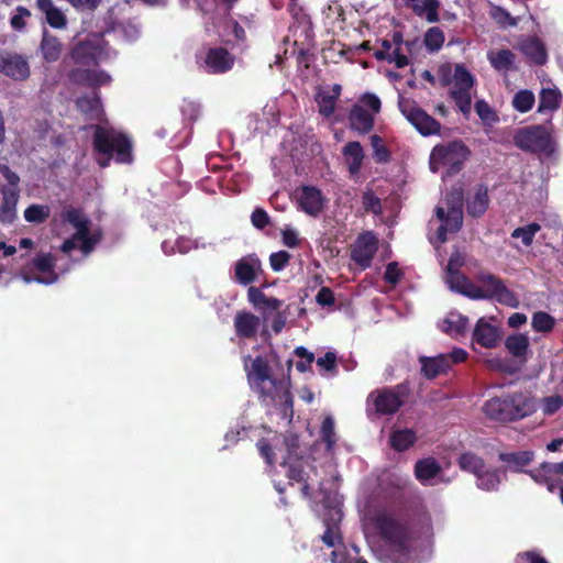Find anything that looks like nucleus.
<instances>
[{"instance_id": "f257e3e1", "label": "nucleus", "mask_w": 563, "mask_h": 563, "mask_svg": "<svg viewBox=\"0 0 563 563\" xmlns=\"http://www.w3.org/2000/svg\"><path fill=\"white\" fill-rule=\"evenodd\" d=\"M534 404L521 391H507L487 399L482 411L494 422L501 424L519 421L534 412Z\"/></svg>"}, {"instance_id": "f03ea898", "label": "nucleus", "mask_w": 563, "mask_h": 563, "mask_svg": "<svg viewBox=\"0 0 563 563\" xmlns=\"http://www.w3.org/2000/svg\"><path fill=\"white\" fill-rule=\"evenodd\" d=\"M93 130V150L104 156L98 161L100 167H108L111 158H114L118 164L133 162V145L126 134L101 125H95Z\"/></svg>"}, {"instance_id": "7ed1b4c3", "label": "nucleus", "mask_w": 563, "mask_h": 563, "mask_svg": "<svg viewBox=\"0 0 563 563\" xmlns=\"http://www.w3.org/2000/svg\"><path fill=\"white\" fill-rule=\"evenodd\" d=\"M373 523L377 533L389 549L399 554L409 552L412 536L407 522L383 510L374 516Z\"/></svg>"}, {"instance_id": "20e7f679", "label": "nucleus", "mask_w": 563, "mask_h": 563, "mask_svg": "<svg viewBox=\"0 0 563 563\" xmlns=\"http://www.w3.org/2000/svg\"><path fill=\"white\" fill-rule=\"evenodd\" d=\"M476 282L478 285L468 284L467 290L464 291L466 297L474 300L495 299L497 302L511 308L519 306L517 295L507 288L500 277L492 273L479 272L476 275Z\"/></svg>"}, {"instance_id": "39448f33", "label": "nucleus", "mask_w": 563, "mask_h": 563, "mask_svg": "<svg viewBox=\"0 0 563 563\" xmlns=\"http://www.w3.org/2000/svg\"><path fill=\"white\" fill-rule=\"evenodd\" d=\"M244 367L247 380L256 388L261 400L263 402L266 400L275 401V397L278 396L279 389H282L283 380L272 375L268 361L262 355H257L253 360L247 355L244 360Z\"/></svg>"}, {"instance_id": "423d86ee", "label": "nucleus", "mask_w": 563, "mask_h": 563, "mask_svg": "<svg viewBox=\"0 0 563 563\" xmlns=\"http://www.w3.org/2000/svg\"><path fill=\"white\" fill-rule=\"evenodd\" d=\"M412 390L408 382L395 386L374 389L367 397V404H372L378 416H391L406 405Z\"/></svg>"}, {"instance_id": "0eeeda50", "label": "nucleus", "mask_w": 563, "mask_h": 563, "mask_svg": "<svg viewBox=\"0 0 563 563\" xmlns=\"http://www.w3.org/2000/svg\"><path fill=\"white\" fill-rule=\"evenodd\" d=\"M470 155V148L462 141L438 144L430 154V168L432 172H438L444 167L446 175L453 176L462 169Z\"/></svg>"}, {"instance_id": "6e6552de", "label": "nucleus", "mask_w": 563, "mask_h": 563, "mask_svg": "<svg viewBox=\"0 0 563 563\" xmlns=\"http://www.w3.org/2000/svg\"><path fill=\"white\" fill-rule=\"evenodd\" d=\"M515 145L528 153L550 156L554 152V141L548 128L536 124L519 129L514 136Z\"/></svg>"}, {"instance_id": "1a4fd4ad", "label": "nucleus", "mask_w": 563, "mask_h": 563, "mask_svg": "<svg viewBox=\"0 0 563 563\" xmlns=\"http://www.w3.org/2000/svg\"><path fill=\"white\" fill-rule=\"evenodd\" d=\"M398 108L420 134L427 136L440 132V122L421 109L415 100L399 96Z\"/></svg>"}, {"instance_id": "9d476101", "label": "nucleus", "mask_w": 563, "mask_h": 563, "mask_svg": "<svg viewBox=\"0 0 563 563\" xmlns=\"http://www.w3.org/2000/svg\"><path fill=\"white\" fill-rule=\"evenodd\" d=\"M104 52V40L102 36L92 35L74 45L70 51V58L76 65L93 67L98 66L99 59Z\"/></svg>"}, {"instance_id": "9b49d317", "label": "nucleus", "mask_w": 563, "mask_h": 563, "mask_svg": "<svg viewBox=\"0 0 563 563\" xmlns=\"http://www.w3.org/2000/svg\"><path fill=\"white\" fill-rule=\"evenodd\" d=\"M200 67L208 74H224L231 70L235 56L225 47H209L202 57H198Z\"/></svg>"}, {"instance_id": "f8f14e48", "label": "nucleus", "mask_w": 563, "mask_h": 563, "mask_svg": "<svg viewBox=\"0 0 563 563\" xmlns=\"http://www.w3.org/2000/svg\"><path fill=\"white\" fill-rule=\"evenodd\" d=\"M378 250V240L376 235L366 231L361 233L351 246V258L362 268L371 266L372 261Z\"/></svg>"}, {"instance_id": "ddd939ff", "label": "nucleus", "mask_w": 563, "mask_h": 563, "mask_svg": "<svg viewBox=\"0 0 563 563\" xmlns=\"http://www.w3.org/2000/svg\"><path fill=\"white\" fill-rule=\"evenodd\" d=\"M0 73L18 81H23L31 75L26 57L7 49H0Z\"/></svg>"}, {"instance_id": "4468645a", "label": "nucleus", "mask_w": 563, "mask_h": 563, "mask_svg": "<svg viewBox=\"0 0 563 563\" xmlns=\"http://www.w3.org/2000/svg\"><path fill=\"white\" fill-rule=\"evenodd\" d=\"M63 222L70 224L74 229L85 231V236L79 239L80 250L84 254H89L96 247L95 244L88 239V225L91 224L90 219L79 208L68 207L60 213Z\"/></svg>"}, {"instance_id": "2eb2a0df", "label": "nucleus", "mask_w": 563, "mask_h": 563, "mask_svg": "<svg viewBox=\"0 0 563 563\" xmlns=\"http://www.w3.org/2000/svg\"><path fill=\"white\" fill-rule=\"evenodd\" d=\"M299 208L309 216L317 217L324 207L322 191L314 186H301L295 191Z\"/></svg>"}, {"instance_id": "dca6fc26", "label": "nucleus", "mask_w": 563, "mask_h": 563, "mask_svg": "<svg viewBox=\"0 0 563 563\" xmlns=\"http://www.w3.org/2000/svg\"><path fill=\"white\" fill-rule=\"evenodd\" d=\"M435 216L441 221V225L437 230V239L440 243L448 241V233H456L463 225V210L450 208V211L443 207L435 208Z\"/></svg>"}, {"instance_id": "f3484780", "label": "nucleus", "mask_w": 563, "mask_h": 563, "mask_svg": "<svg viewBox=\"0 0 563 563\" xmlns=\"http://www.w3.org/2000/svg\"><path fill=\"white\" fill-rule=\"evenodd\" d=\"M263 274L262 262L256 254L243 256L235 263L234 277L241 285H250Z\"/></svg>"}, {"instance_id": "a211bd4d", "label": "nucleus", "mask_w": 563, "mask_h": 563, "mask_svg": "<svg viewBox=\"0 0 563 563\" xmlns=\"http://www.w3.org/2000/svg\"><path fill=\"white\" fill-rule=\"evenodd\" d=\"M233 325L239 339L254 340L257 336L261 319L250 311L240 310L234 316Z\"/></svg>"}, {"instance_id": "6ab92c4d", "label": "nucleus", "mask_w": 563, "mask_h": 563, "mask_svg": "<svg viewBox=\"0 0 563 563\" xmlns=\"http://www.w3.org/2000/svg\"><path fill=\"white\" fill-rule=\"evenodd\" d=\"M488 188L484 184H478L474 188V192L466 199V212L470 217L478 219L485 214L489 207Z\"/></svg>"}, {"instance_id": "aec40b11", "label": "nucleus", "mask_w": 563, "mask_h": 563, "mask_svg": "<svg viewBox=\"0 0 563 563\" xmlns=\"http://www.w3.org/2000/svg\"><path fill=\"white\" fill-rule=\"evenodd\" d=\"M519 49L534 65L543 66L548 62L547 48L542 41L537 36H531L521 41Z\"/></svg>"}, {"instance_id": "412c9836", "label": "nucleus", "mask_w": 563, "mask_h": 563, "mask_svg": "<svg viewBox=\"0 0 563 563\" xmlns=\"http://www.w3.org/2000/svg\"><path fill=\"white\" fill-rule=\"evenodd\" d=\"M421 374L427 379H434L450 369L449 357L445 354L437 356H420Z\"/></svg>"}, {"instance_id": "4be33fe9", "label": "nucleus", "mask_w": 563, "mask_h": 563, "mask_svg": "<svg viewBox=\"0 0 563 563\" xmlns=\"http://www.w3.org/2000/svg\"><path fill=\"white\" fill-rule=\"evenodd\" d=\"M498 328L481 318L473 331V341L485 349H493L499 341Z\"/></svg>"}, {"instance_id": "5701e85b", "label": "nucleus", "mask_w": 563, "mask_h": 563, "mask_svg": "<svg viewBox=\"0 0 563 563\" xmlns=\"http://www.w3.org/2000/svg\"><path fill=\"white\" fill-rule=\"evenodd\" d=\"M35 5L51 27L60 30L67 26V16L53 0H35Z\"/></svg>"}, {"instance_id": "b1692460", "label": "nucleus", "mask_w": 563, "mask_h": 563, "mask_svg": "<svg viewBox=\"0 0 563 563\" xmlns=\"http://www.w3.org/2000/svg\"><path fill=\"white\" fill-rule=\"evenodd\" d=\"M38 49L42 58L46 63H54L57 62L62 55L63 44L56 35L51 34L44 29Z\"/></svg>"}, {"instance_id": "393cba45", "label": "nucleus", "mask_w": 563, "mask_h": 563, "mask_svg": "<svg viewBox=\"0 0 563 563\" xmlns=\"http://www.w3.org/2000/svg\"><path fill=\"white\" fill-rule=\"evenodd\" d=\"M487 59L496 71L508 73L517 70L516 54L511 49L489 51Z\"/></svg>"}, {"instance_id": "a878e982", "label": "nucleus", "mask_w": 563, "mask_h": 563, "mask_svg": "<svg viewBox=\"0 0 563 563\" xmlns=\"http://www.w3.org/2000/svg\"><path fill=\"white\" fill-rule=\"evenodd\" d=\"M349 124L352 130L366 134L374 128V118L365 108L355 104L349 113Z\"/></svg>"}, {"instance_id": "bb28decb", "label": "nucleus", "mask_w": 563, "mask_h": 563, "mask_svg": "<svg viewBox=\"0 0 563 563\" xmlns=\"http://www.w3.org/2000/svg\"><path fill=\"white\" fill-rule=\"evenodd\" d=\"M406 5L410 8L417 16L424 18L429 23H437L440 21L439 0H415L412 2H406Z\"/></svg>"}, {"instance_id": "cd10ccee", "label": "nucleus", "mask_w": 563, "mask_h": 563, "mask_svg": "<svg viewBox=\"0 0 563 563\" xmlns=\"http://www.w3.org/2000/svg\"><path fill=\"white\" fill-rule=\"evenodd\" d=\"M505 347L510 355L519 360L521 363L527 362L530 347V342L527 334L516 333L508 335L505 340Z\"/></svg>"}, {"instance_id": "c85d7f7f", "label": "nucleus", "mask_w": 563, "mask_h": 563, "mask_svg": "<svg viewBox=\"0 0 563 563\" xmlns=\"http://www.w3.org/2000/svg\"><path fill=\"white\" fill-rule=\"evenodd\" d=\"M330 518H324L325 531L321 539L327 547L332 548L342 541L338 529V522L341 521L342 512L339 508L333 507L330 510Z\"/></svg>"}, {"instance_id": "c756f323", "label": "nucleus", "mask_w": 563, "mask_h": 563, "mask_svg": "<svg viewBox=\"0 0 563 563\" xmlns=\"http://www.w3.org/2000/svg\"><path fill=\"white\" fill-rule=\"evenodd\" d=\"M2 200L0 205V221L12 223L16 217V205L20 194L12 189H1Z\"/></svg>"}, {"instance_id": "7c9ffc66", "label": "nucleus", "mask_w": 563, "mask_h": 563, "mask_svg": "<svg viewBox=\"0 0 563 563\" xmlns=\"http://www.w3.org/2000/svg\"><path fill=\"white\" fill-rule=\"evenodd\" d=\"M77 109L90 120H99L103 113L101 99L98 92L92 96H81L76 100Z\"/></svg>"}, {"instance_id": "2f4dec72", "label": "nucleus", "mask_w": 563, "mask_h": 563, "mask_svg": "<svg viewBox=\"0 0 563 563\" xmlns=\"http://www.w3.org/2000/svg\"><path fill=\"white\" fill-rule=\"evenodd\" d=\"M468 327V318L457 311H451L443 320L442 330L452 338L464 336Z\"/></svg>"}, {"instance_id": "473e14b6", "label": "nucleus", "mask_w": 563, "mask_h": 563, "mask_svg": "<svg viewBox=\"0 0 563 563\" xmlns=\"http://www.w3.org/2000/svg\"><path fill=\"white\" fill-rule=\"evenodd\" d=\"M342 154L349 165V172L352 175L357 174L361 170L364 158L361 143L357 141L347 142L342 150Z\"/></svg>"}, {"instance_id": "72a5a7b5", "label": "nucleus", "mask_w": 563, "mask_h": 563, "mask_svg": "<svg viewBox=\"0 0 563 563\" xmlns=\"http://www.w3.org/2000/svg\"><path fill=\"white\" fill-rule=\"evenodd\" d=\"M442 472V467L434 457L418 460L415 464V476L421 482L433 479Z\"/></svg>"}, {"instance_id": "f704fd0d", "label": "nucleus", "mask_w": 563, "mask_h": 563, "mask_svg": "<svg viewBox=\"0 0 563 563\" xmlns=\"http://www.w3.org/2000/svg\"><path fill=\"white\" fill-rule=\"evenodd\" d=\"M55 257L51 253H38L30 263V269H36L44 274L46 278L58 279V275L55 272Z\"/></svg>"}, {"instance_id": "c9c22d12", "label": "nucleus", "mask_w": 563, "mask_h": 563, "mask_svg": "<svg viewBox=\"0 0 563 563\" xmlns=\"http://www.w3.org/2000/svg\"><path fill=\"white\" fill-rule=\"evenodd\" d=\"M416 441V432L411 429L395 430L389 438L390 446L397 452L407 451Z\"/></svg>"}, {"instance_id": "e433bc0d", "label": "nucleus", "mask_w": 563, "mask_h": 563, "mask_svg": "<svg viewBox=\"0 0 563 563\" xmlns=\"http://www.w3.org/2000/svg\"><path fill=\"white\" fill-rule=\"evenodd\" d=\"M76 80L86 82L91 87H98L110 82L111 77L103 70L77 69L73 71Z\"/></svg>"}, {"instance_id": "4c0bfd02", "label": "nucleus", "mask_w": 563, "mask_h": 563, "mask_svg": "<svg viewBox=\"0 0 563 563\" xmlns=\"http://www.w3.org/2000/svg\"><path fill=\"white\" fill-rule=\"evenodd\" d=\"M500 470L497 467L483 468L476 475V485L478 488L487 492L496 490L500 484Z\"/></svg>"}, {"instance_id": "58836bf2", "label": "nucleus", "mask_w": 563, "mask_h": 563, "mask_svg": "<svg viewBox=\"0 0 563 563\" xmlns=\"http://www.w3.org/2000/svg\"><path fill=\"white\" fill-rule=\"evenodd\" d=\"M533 457L534 453L532 451L501 452L498 455L499 461L514 466L516 470L528 466Z\"/></svg>"}, {"instance_id": "ea45409f", "label": "nucleus", "mask_w": 563, "mask_h": 563, "mask_svg": "<svg viewBox=\"0 0 563 563\" xmlns=\"http://www.w3.org/2000/svg\"><path fill=\"white\" fill-rule=\"evenodd\" d=\"M457 465L462 471L475 476L486 466L484 459L473 452L462 453L457 459Z\"/></svg>"}, {"instance_id": "a19ab883", "label": "nucleus", "mask_w": 563, "mask_h": 563, "mask_svg": "<svg viewBox=\"0 0 563 563\" xmlns=\"http://www.w3.org/2000/svg\"><path fill=\"white\" fill-rule=\"evenodd\" d=\"M561 93L558 89L544 88L539 96L538 112L553 111L560 107Z\"/></svg>"}, {"instance_id": "79ce46f5", "label": "nucleus", "mask_w": 563, "mask_h": 563, "mask_svg": "<svg viewBox=\"0 0 563 563\" xmlns=\"http://www.w3.org/2000/svg\"><path fill=\"white\" fill-rule=\"evenodd\" d=\"M473 75L462 64L455 65L453 75V88L452 89H464L471 90L474 85Z\"/></svg>"}, {"instance_id": "37998d69", "label": "nucleus", "mask_w": 563, "mask_h": 563, "mask_svg": "<svg viewBox=\"0 0 563 563\" xmlns=\"http://www.w3.org/2000/svg\"><path fill=\"white\" fill-rule=\"evenodd\" d=\"M541 230V225L537 222H531L525 227L516 228L510 236L512 239H521L523 246L529 247L532 245L536 234Z\"/></svg>"}, {"instance_id": "c03bdc74", "label": "nucleus", "mask_w": 563, "mask_h": 563, "mask_svg": "<svg viewBox=\"0 0 563 563\" xmlns=\"http://www.w3.org/2000/svg\"><path fill=\"white\" fill-rule=\"evenodd\" d=\"M490 18L500 26V27H515L518 25V18L512 16L509 11L500 5H492L490 8Z\"/></svg>"}, {"instance_id": "a18cd8bd", "label": "nucleus", "mask_w": 563, "mask_h": 563, "mask_svg": "<svg viewBox=\"0 0 563 563\" xmlns=\"http://www.w3.org/2000/svg\"><path fill=\"white\" fill-rule=\"evenodd\" d=\"M49 214V207L44 205H31L24 210V219L30 223H44Z\"/></svg>"}, {"instance_id": "49530a36", "label": "nucleus", "mask_w": 563, "mask_h": 563, "mask_svg": "<svg viewBox=\"0 0 563 563\" xmlns=\"http://www.w3.org/2000/svg\"><path fill=\"white\" fill-rule=\"evenodd\" d=\"M445 41V36L443 31L438 26H432L428 29L424 34L423 43L428 51L437 52L439 51Z\"/></svg>"}, {"instance_id": "de8ad7c7", "label": "nucleus", "mask_w": 563, "mask_h": 563, "mask_svg": "<svg viewBox=\"0 0 563 563\" xmlns=\"http://www.w3.org/2000/svg\"><path fill=\"white\" fill-rule=\"evenodd\" d=\"M532 329L537 332H551L555 325V319L544 311H537L532 314Z\"/></svg>"}, {"instance_id": "09e8293b", "label": "nucleus", "mask_w": 563, "mask_h": 563, "mask_svg": "<svg viewBox=\"0 0 563 563\" xmlns=\"http://www.w3.org/2000/svg\"><path fill=\"white\" fill-rule=\"evenodd\" d=\"M534 95L531 90L523 89L516 92L512 99V107L521 112L526 113L530 111L534 104Z\"/></svg>"}, {"instance_id": "8fccbe9b", "label": "nucleus", "mask_w": 563, "mask_h": 563, "mask_svg": "<svg viewBox=\"0 0 563 563\" xmlns=\"http://www.w3.org/2000/svg\"><path fill=\"white\" fill-rule=\"evenodd\" d=\"M316 101L319 107V113L325 118L331 117L334 113L336 97L330 96L329 91H320L316 96Z\"/></svg>"}, {"instance_id": "3c124183", "label": "nucleus", "mask_w": 563, "mask_h": 563, "mask_svg": "<svg viewBox=\"0 0 563 563\" xmlns=\"http://www.w3.org/2000/svg\"><path fill=\"white\" fill-rule=\"evenodd\" d=\"M371 145L376 163L386 164L390 161V151L384 144V140L379 135L374 134L371 136Z\"/></svg>"}, {"instance_id": "603ef678", "label": "nucleus", "mask_w": 563, "mask_h": 563, "mask_svg": "<svg viewBox=\"0 0 563 563\" xmlns=\"http://www.w3.org/2000/svg\"><path fill=\"white\" fill-rule=\"evenodd\" d=\"M450 96L464 115L470 114L472 108L471 90L451 89Z\"/></svg>"}, {"instance_id": "864d4df0", "label": "nucleus", "mask_w": 563, "mask_h": 563, "mask_svg": "<svg viewBox=\"0 0 563 563\" xmlns=\"http://www.w3.org/2000/svg\"><path fill=\"white\" fill-rule=\"evenodd\" d=\"M321 438L325 443L328 450H332L336 443V435L334 431V420L332 417L328 416L323 419L321 424Z\"/></svg>"}, {"instance_id": "5fc2aeb1", "label": "nucleus", "mask_w": 563, "mask_h": 563, "mask_svg": "<svg viewBox=\"0 0 563 563\" xmlns=\"http://www.w3.org/2000/svg\"><path fill=\"white\" fill-rule=\"evenodd\" d=\"M31 11L23 7L18 5L14 13L10 18V26L18 32H23L26 27V19L31 18Z\"/></svg>"}, {"instance_id": "6e6d98bb", "label": "nucleus", "mask_w": 563, "mask_h": 563, "mask_svg": "<svg viewBox=\"0 0 563 563\" xmlns=\"http://www.w3.org/2000/svg\"><path fill=\"white\" fill-rule=\"evenodd\" d=\"M279 399L282 401V411L285 417L292 418L294 416V399L290 390L285 387L284 382L282 383V389H279L278 396L275 397L276 399Z\"/></svg>"}, {"instance_id": "4d7b16f0", "label": "nucleus", "mask_w": 563, "mask_h": 563, "mask_svg": "<svg viewBox=\"0 0 563 563\" xmlns=\"http://www.w3.org/2000/svg\"><path fill=\"white\" fill-rule=\"evenodd\" d=\"M463 202L464 190L462 186L453 187L452 190L445 196L448 211H450V208H453L455 210H463Z\"/></svg>"}, {"instance_id": "13d9d810", "label": "nucleus", "mask_w": 563, "mask_h": 563, "mask_svg": "<svg viewBox=\"0 0 563 563\" xmlns=\"http://www.w3.org/2000/svg\"><path fill=\"white\" fill-rule=\"evenodd\" d=\"M291 255L287 251H279L269 255V264L274 272L283 271L289 263Z\"/></svg>"}, {"instance_id": "bf43d9fd", "label": "nucleus", "mask_w": 563, "mask_h": 563, "mask_svg": "<svg viewBox=\"0 0 563 563\" xmlns=\"http://www.w3.org/2000/svg\"><path fill=\"white\" fill-rule=\"evenodd\" d=\"M0 173L3 175V177L7 179L8 185H4L1 189H14L18 194H20L19 189V183H20V176L11 170V168L0 163Z\"/></svg>"}, {"instance_id": "052dcab7", "label": "nucleus", "mask_w": 563, "mask_h": 563, "mask_svg": "<svg viewBox=\"0 0 563 563\" xmlns=\"http://www.w3.org/2000/svg\"><path fill=\"white\" fill-rule=\"evenodd\" d=\"M404 273L399 268L397 262H390L387 264L385 273H384V280L390 285H397L400 279L402 278Z\"/></svg>"}, {"instance_id": "680f3d73", "label": "nucleus", "mask_w": 563, "mask_h": 563, "mask_svg": "<svg viewBox=\"0 0 563 563\" xmlns=\"http://www.w3.org/2000/svg\"><path fill=\"white\" fill-rule=\"evenodd\" d=\"M449 284L452 289L455 291L462 294L465 296V292L467 290L468 284H474L468 279L467 276L461 273H454L453 276L449 277Z\"/></svg>"}, {"instance_id": "e2e57ef3", "label": "nucleus", "mask_w": 563, "mask_h": 563, "mask_svg": "<svg viewBox=\"0 0 563 563\" xmlns=\"http://www.w3.org/2000/svg\"><path fill=\"white\" fill-rule=\"evenodd\" d=\"M251 222L254 228H256L258 230H263L269 224L271 218H269L268 213L266 212V210L257 207L253 210V212L251 214Z\"/></svg>"}, {"instance_id": "0e129e2a", "label": "nucleus", "mask_w": 563, "mask_h": 563, "mask_svg": "<svg viewBox=\"0 0 563 563\" xmlns=\"http://www.w3.org/2000/svg\"><path fill=\"white\" fill-rule=\"evenodd\" d=\"M267 296L257 287L251 286L247 289V300L256 309L263 310V303Z\"/></svg>"}, {"instance_id": "69168bd1", "label": "nucleus", "mask_w": 563, "mask_h": 563, "mask_svg": "<svg viewBox=\"0 0 563 563\" xmlns=\"http://www.w3.org/2000/svg\"><path fill=\"white\" fill-rule=\"evenodd\" d=\"M475 111L483 121H497V115L485 100L475 102Z\"/></svg>"}, {"instance_id": "338daca9", "label": "nucleus", "mask_w": 563, "mask_h": 563, "mask_svg": "<svg viewBox=\"0 0 563 563\" xmlns=\"http://www.w3.org/2000/svg\"><path fill=\"white\" fill-rule=\"evenodd\" d=\"M316 301L321 307L333 306L335 302L334 292L332 291L331 288L322 286L316 296Z\"/></svg>"}, {"instance_id": "774afa93", "label": "nucleus", "mask_w": 563, "mask_h": 563, "mask_svg": "<svg viewBox=\"0 0 563 563\" xmlns=\"http://www.w3.org/2000/svg\"><path fill=\"white\" fill-rule=\"evenodd\" d=\"M256 446L261 456L266 461L268 465H273L275 462V454L269 442L262 438L257 441Z\"/></svg>"}]
</instances>
